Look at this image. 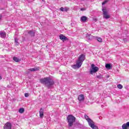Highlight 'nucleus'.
Returning <instances> with one entry per match:
<instances>
[{"label":"nucleus","instance_id":"nucleus-28","mask_svg":"<svg viewBox=\"0 0 129 129\" xmlns=\"http://www.w3.org/2000/svg\"><path fill=\"white\" fill-rule=\"evenodd\" d=\"M2 18H3V15H0V21L1 20H2Z\"/></svg>","mask_w":129,"mask_h":129},{"label":"nucleus","instance_id":"nucleus-8","mask_svg":"<svg viewBox=\"0 0 129 129\" xmlns=\"http://www.w3.org/2000/svg\"><path fill=\"white\" fill-rule=\"evenodd\" d=\"M80 21L83 23H86V21H87V17H86V16H82L81 17Z\"/></svg>","mask_w":129,"mask_h":129},{"label":"nucleus","instance_id":"nucleus-23","mask_svg":"<svg viewBox=\"0 0 129 129\" xmlns=\"http://www.w3.org/2000/svg\"><path fill=\"white\" fill-rule=\"evenodd\" d=\"M91 127V128H92V129H99V128H98V127L97 126H96V125H95V124L93 125V126H92Z\"/></svg>","mask_w":129,"mask_h":129},{"label":"nucleus","instance_id":"nucleus-31","mask_svg":"<svg viewBox=\"0 0 129 129\" xmlns=\"http://www.w3.org/2000/svg\"><path fill=\"white\" fill-rule=\"evenodd\" d=\"M42 2H45V0H42Z\"/></svg>","mask_w":129,"mask_h":129},{"label":"nucleus","instance_id":"nucleus-25","mask_svg":"<svg viewBox=\"0 0 129 129\" xmlns=\"http://www.w3.org/2000/svg\"><path fill=\"white\" fill-rule=\"evenodd\" d=\"M15 42L16 45H19V42H18V39L15 38Z\"/></svg>","mask_w":129,"mask_h":129},{"label":"nucleus","instance_id":"nucleus-22","mask_svg":"<svg viewBox=\"0 0 129 129\" xmlns=\"http://www.w3.org/2000/svg\"><path fill=\"white\" fill-rule=\"evenodd\" d=\"M117 88H118L119 89H122V85H121V84H118L117 86Z\"/></svg>","mask_w":129,"mask_h":129},{"label":"nucleus","instance_id":"nucleus-12","mask_svg":"<svg viewBox=\"0 0 129 129\" xmlns=\"http://www.w3.org/2000/svg\"><path fill=\"white\" fill-rule=\"evenodd\" d=\"M39 69H40L39 67H35V68H33L29 69L28 71H31V72H33L34 71H38V70H39Z\"/></svg>","mask_w":129,"mask_h":129},{"label":"nucleus","instance_id":"nucleus-32","mask_svg":"<svg viewBox=\"0 0 129 129\" xmlns=\"http://www.w3.org/2000/svg\"><path fill=\"white\" fill-rule=\"evenodd\" d=\"M74 128H75V127H74Z\"/></svg>","mask_w":129,"mask_h":129},{"label":"nucleus","instance_id":"nucleus-10","mask_svg":"<svg viewBox=\"0 0 129 129\" xmlns=\"http://www.w3.org/2000/svg\"><path fill=\"white\" fill-rule=\"evenodd\" d=\"M60 11L61 12H68V11H69V8L68 7H61L59 9Z\"/></svg>","mask_w":129,"mask_h":129},{"label":"nucleus","instance_id":"nucleus-4","mask_svg":"<svg viewBox=\"0 0 129 129\" xmlns=\"http://www.w3.org/2000/svg\"><path fill=\"white\" fill-rule=\"evenodd\" d=\"M91 68H92V69L90 70L91 74H92L93 73H95L96 72H97L99 69H98V67H95V65L94 64H91Z\"/></svg>","mask_w":129,"mask_h":129},{"label":"nucleus","instance_id":"nucleus-15","mask_svg":"<svg viewBox=\"0 0 129 129\" xmlns=\"http://www.w3.org/2000/svg\"><path fill=\"white\" fill-rule=\"evenodd\" d=\"M59 39L60 40H68V38L65 36L63 35V34H60L59 35Z\"/></svg>","mask_w":129,"mask_h":129},{"label":"nucleus","instance_id":"nucleus-5","mask_svg":"<svg viewBox=\"0 0 129 129\" xmlns=\"http://www.w3.org/2000/svg\"><path fill=\"white\" fill-rule=\"evenodd\" d=\"M102 12L103 14V18H104V19H106V20H107L110 18V16H109L107 14V11H106V9L103 8Z\"/></svg>","mask_w":129,"mask_h":129},{"label":"nucleus","instance_id":"nucleus-2","mask_svg":"<svg viewBox=\"0 0 129 129\" xmlns=\"http://www.w3.org/2000/svg\"><path fill=\"white\" fill-rule=\"evenodd\" d=\"M84 60H85V55L84 54H81L76 61V64L72 66V68H73V69H79L82 66Z\"/></svg>","mask_w":129,"mask_h":129},{"label":"nucleus","instance_id":"nucleus-20","mask_svg":"<svg viewBox=\"0 0 129 129\" xmlns=\"http://www.w3.org/2000/svg\"><path fill=\"white\" fill-rule=\"evenodd\" d=\"M19 112L20 113H23L25 112V109H24V108H20L19 110Z\"/></svg>","mask_w":129,"mask_h":129},{"label":"nucleus","instance_id":"nucleus-16","mask_svg":"<svg viewBox=\"0 0 129 129\" xmlns=\"http://www.w3.org/2000/svg\"><path fill=\"white\" fill-rule=\"evenodd\" d=\"M28 34L31 36V37H34L35 36V31L33 30H30L28 32Z\"/></svg>","mask_w":129,"mask_h":129},{"label":"nucleus","instance_id":"nucleus-19","mask_svg":"<svg viewBox=\"0 0 129 129\" xmlns=\"http://www.w3.org/2000/svg\"><path fill=\"white\" fill-rule=\"evenodd\" d=\"M13 60L15 62H20V61H21V59L20 58L16 57H13Z\"/></svg>","mask_w":129,"mask_h":129},{"label":"nucleus","instance_id":"nucleus-17","mask_svg":"<svg viewBox=\"0 0 129 129\" xmlns=\"http://www.w3.org/2000/svg\"><path fill=\"white\" fill-rule=\"evenodd\" d=\"M95 39L98 41V42H99V43H102V38L100 37H95Z\"/></svg>","mask_w":129,"mask_h":129},{"label":"nucleus","instance_id":"nucleus-11","mask_svg":"<svg viewBox=\"0 0 129 129\" xmlns=\"http://www.w3.org/2000/svg\"><path fill=\"white\" fill-rule=\"evenodd\" d=\"M129 126V122H126V123H124L122 125V129H127Z\"/></svg>","mask_w":129,"mask_h":129},{"label":"nucleus","instance_id":"nucleus-1","mask_svg":"<svg viewBox=\"0 0 129 129\" xmlns=\"http://www.w3.org/2000/svg\"><path fill=\"white\" fill-rule=\"evenodd\" d=\"M40 82L42 84L45 85L47 88H50L51 86H52V85H54L55 84L54 80L50 77H46L41 79L40 80Z\"/></svg>","mask_w":129,"mask_h":129},{"label":"nucleus","instance_id":"nucleus-14","mask_svg":"<svg viewBox=\"0 0 129 129\" xmlns=\"http://www.w3.org/2000/svg\"><path fill=\"white\" fill-rule=\"evenodd\" d=\"M39 116L40 117H43L44 116V109L41 108L39 111Z\"/></svg>","mask_w":129,"mask_h":129},{"label":"nucleus","instance_id":"nucleus-30","mask_svg":"<svg viewBox=\"0 0 129 129\" xmlns=\"http://www.w3.org/2000/svg\"><path fill=\"white\" fill-rule=\"evenodd\" d=\"M81 11H84V9L83 8L81 9Z\"/></svg>","mask_w":129,"mask_h":129},{"label":"nucleus","instance_id":"nucleus-3","mask_svg":"<svg viewBox=\"0 0 129 129\" xmlns=\"http://www.w3.org/2000/svg\"><path fill=\"white\" fill-rule=\"evenodd\" d=\"M67 119L69 127H71V126H73V124H74V122L75 120H76V118L72 115H69Z\"/></svg>","mask_w":129,"mask_h":129},{"label":"nucleus","instance_id":"nucleus-7","mask_svg":"<svg viewBox=\"0 0 129 129\" xmlns=\"http://www.w3.org/2000/svg\"><path fill=\"white\" fill-rule=\"evenodd\" d=\"M0 37L1 38H2V39H5V38L7 37V33L5 32H1Z\"/></svg>","mask_w":129,"mask_h":129},{"label":"nucleus","instance_id":"nucleus-29","mask_svg":"<svg viewBox=\"0 0 129 129\" xmlns=\"http://www.w3.org/2000/svg\"><path fill=\"white\" fill-rule=\"evenodd\" d=\"M2 79H3V77L0 76V80H2Z\"/></svg>","mask_w":129,"mask_h":129},{"label":"nucleus","instance_id":"nucleus-27","mask_svg":"<svg viewBox=\"0 0 129 129\" xmlns=\"http://www.w3.org/2000/svg\"><path fill=\"white\" fill-rule=\"evenodd\" d=\"M25 97H29V93H27L25 94Z\"/></svg>","mask_w":129,"mask_h":129},{"label":"nucleus","instance_id":"nucleus-9","mask_svg":"<svg viewBox=\"0 0 129 129\" xmlns=\"http://www.w3.org/2000/svg\"><path fill=\"white\" fill-rule=\"evenodd\" d=\"M87 121L90 127H92V126H93V125H94V122H93V121L91 119H90V120H88Z\"/></svg>","mask_w":129,"mask_h":129},{"label":"nucleus","instance_id":"nucleus-26","mask_svg":"<svg viewBox=\"0 0 129 129\" xmlns=\"http://www.w3.org/2000/svg\"><path fill=\"white\" fill-rule=\"evenodd\" d=\"M97 78H99V79H101V78H102V76L101 75L97 76Z\"/></svg>","mask_w":129,"mask_h":129},{"label":"nucleus","instance_id":"nucleus-18","mask_svg":"<svg viewBox=\"0 0 129 129\" xmlns=\"http://www.w3.org/2000/svg\"><path fill=\"white\" fill-rule=\"evenodd\" d=\"M105 67L107 69L110 70L111 69V65L109 63H107L105 64Z\"/></svg>","mask_w":129,"mask_h":129},{"label":"nucleus","instance_id":"nucleus-13","mask_svg":"<svg viewBox=\"0 0 129 129\" xmlns=\"http://www.w3.org/2000/svg\"><path fill=\"white\" fill-rule=\"evenodd\" d=\"M78 100L79 101H82V100H84V95L83 94H81L78 96Z\"/></svg>","mask_w":129,"mask_h":129},{"label":"nucleus","instance_id":"nucleus-24","mask_svg":"<svg viewBox=\"0 0 129 129\" xmlns=\"http://www.w3.org/2000/svg\"><path fill=\"white\" fill-rule=\"evenodd\" d=\"M109 1L110 0H105V1H104L102 3V5L103 6V5H105V4H107V3H108V2H109Z\"/></svg>","mask_w":129,"mask_h":129},{"label":"nucleus","instance_id":"nucleus-6","mask_svg":"<svg viewBox=\"0 0 129 129\" xmlns=\"http://www.w3.org/2000/svg\"><path fill=\"white\" fill-rule=\"evenodd\" d=\"M4 129H12V123L11 122H7L4 126Z\"/></svg>","mask_w":129,"mask_h":129},{"label":"nucleus","instance_id":"nucleus-21","mask_svg":"<svg viewBox=\"0 0 129 129\" xmlns=\"http://www.w3.org/2000/svg\"><path fill=\"white\" fill-rule=\"evenodd\" d=\"M85 118L86 119V120H87V121L91 119L90 118H89V117L86 114L85 115Z\"/></svg>","mask_w":129,"mask_h":129}]
</instances>
